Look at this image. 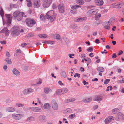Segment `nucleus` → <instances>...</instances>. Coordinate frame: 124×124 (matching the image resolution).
<instances>
[{"instance_id":"62","label":"nucleus","mask_w":124,"mask_h":124,"mask_svg":"<svg viewBox=\"0 0 124 124\" xmlns=\"http://www.w3.org/2000/svg\"><path fill=\"white\" fill-rule=\"evenodd\" d=\"M37 102L40 104H41V101H40L39 98H37Z\"/></svg>"},{"instance_id":"63","label":"nucleus","mask_w":124,"mask_h":124,"mask_svg":"<svg viewBox=\"0 0 124 124\" xmlns=\"http://www.w3.org/2000/svg\"><path fill=\"white\" fill-rule=\"evenodd\" d=\"M98 107V105H96L94 106L93 107V109L94 110H95L97 109Z\"/></svg>"},{"instance_id":"57","label":"nucleus","mask_w":124,"mask_h":124,"mask_svg":"<svg viewBox=\"0 0 124 124\" xmlns=\"http://www.w3.org/2000/svg\"><path fill=\"white\" fill-rule=\"evenodd\" d=\"M123 53V52L122 50L119 51V53L118 54V55H119L122 54Z\"/></svg>"},{"instance_id":"10","label":"nucleus","mask_w":124,"mask_h":124,"mask_svg":"<svg viewBox=\"0 0 124 124\" xmlns=\"http://www.w3.org/2000/svg\"><path fill=\"white\" fill-rule=\"evenodd\" d=\"M23 116V115L21 114H17L15 113L12 115L14 119L16 120L20 119Z\"/></svg>"},{"instance_id":"8","label":"nucleus","mask_w":124,"mask_h":124,"mask_svg":"<svg viewBox=\"0 0 124 124\" xmlns=\"http://www.w3.org/2000/svg\"><path fill=\"white\" fill-rule=\"evenodd\" d=\"M39 121L41 123H44L46 121V118L45 116L41 115H39L38 117Z\"/></svg>"},{"instance_id":"31","label":"nucleus","mask_w":124,"mask_h":124,"mask_svg":"<svg viewBox=\"0 0 124 124\" xmlns=\"http://www.w3.org/2000/svg\"><path fill=\"white\" fill-rule=\"evenodd\" d=\"M34 120V118L32 116H30L27 119L26 121L27 122H30Z\"/></svg>"},{"instance_id":"29","label":"nucleus","mask_w":124,"mask_h":124,"mask_svg":"<svg viewBox=\"0 0 124 124\" xmlns=\"http://www.w3.org/2000/svg\"><path fill=\"white\" fill-rule=\"evenodd\" d=\"M20 12L18 10L15 11L13 14V16L14 17L16 18L19 15V14Z\"/></svg>"},{"instance_id":"49","label":"nucleus","mask_w":124,"mask_h":124,"mask_svg":"<svg viewBox=\"0 0 124 124\" xmlns=\"http://www.w3.org/2000/svg\"><path fill=\"white\" fill-rule=\"evenodd\" d=\"M110 81V80L109 79H106L105 80L104 84H107Z\"/></svg>"},{"instance_id":"34","label":"nucleus","mask_w":124,"mask_h":124,"mask_svg":"<svg viewBox=\"0 0 124 124\" xmlns=\"http://www.w3.org/2000/svg\"><path fill=\"white\" fill-rule=\"evenodd\" d=\"M71 111V109L70 108H67L63 111V112L66 113H69Z\"/></svg>"},{"instance_id":"23","label":"nucleus","mask_w":124,"mask_h":124,"mask_svg":"<svg viewBox=\"0 0 124 124\" xmlns=\"http://www.w3.org/2000/svg\"><path fill=\"white\" fill-rule=\"evenodd\" d=\"M12 72L16 76H19L20 75V72L16 68H14L13 69Z\"/></svg>"},{"instance_id":"24","label":"nucleus","mask_w":124,"mask_h":124,"mask_svg":"<svg viewBox=\"0 0 124 124\" xmlns=\"http://www.w3.org/2000/svg\"><path fill=\"white\" fill-rule=\"evenodd\" d=\"M102 96H96L93 99V100L94 101H99L102 100Z\"/></svg>"},{"instance_id":"46","label":"nucleus","mask_w":124,"mask_h":124,"mask_svg":"<svg viewBox=\"0 0 124 124\" xmlns=\"http://www.w3.org/2000/svg\"><path fill=\"white\" fill-rule=\"evenodd\" d=\"M93 50V48L92 47H89L87 50V51L88 52H92Z\"/></svg>"},{"instance_id":"64","label":"nucleus","mask_w":124,"mask_h":124,"mask_svg":"<svg viewBox=\"0 0 124 124\" xmlns=\"http://www.w3.org/2000/svg\"><path fill=\"white\" fill-rule=\"evenodd\" d=\"M93 54L92 53H91L90 54H89V56L92 57L94 56Z\"/></svg>"},{"instance_id":"56","label":"nucleus","mask_w":124,"mask_h":124,"mask_svg":"<svg viewBox=\"0 0 124 124\" xmlns=\"http://www.w3.org/2000/svg\"><path fill=\"white\" fill-rule=\"evenodd\" d=\"M83 83L84 85H87L88 84V83L86 82L85 80H84L83 81Z\"/></svg>"},{"instance_id":"59","label":"nucleus","mask_w":124,"mask_h":124,"mask_svg":"<svg viewBox=\"0 0 124 124\" xmlns=\"http://www.w3.org/2000/svg\"><path fill=\"white\" fill-rule=\"evenodd\" d=\"M64 102L66 103H68L70 102L69 99L65 100L64 101Z\"/></svg>"},{"instance_id":"13","label":"nucleus","mask_w":124,"mask_h":124,"mask_svg":"<svg viewBox=\"0 0 124 124\" xmlns=\"http://www.w3.org/2000/svg\"><path fill=\"white\" fill-rule=\"evenodd\" d=\"M34 8H39L40 5V0H34Z\"/></svg>"},{"instance_id":"30","label":"nucleus","mask_w":124,"mask_h":124,"mask_svg":"<svg viewBox=\"0 0 124 124\" xmlns=\"http://www.w3.org/2000/svg\"><path fill=\"white\" fill-rule=\"evenodd\" d=\"M97 70L98 72H103L104 71V69L102 67H99L97 68Z\"/></svg>"},{"instance_id":"20","label":"nucleus","mask_w":124,"mask_h":124,"mask_svg":"<svg viewBox=\"0 0 124 124\" xmlns=\"http://www.w3.org/2000/svg\"><path fill=\"white\" fill-rule=\"evenodd\" d=\"M87 19V18L86 17H80L76 18L75 20V21L77 22H82L83 21L86 20Z\"/></svg>"},{"instance_id":"26","label":"nucleus","mask_w":124,"mask_h":124,"mask_svg":"<svg viewBox=\"0 0 124 124\" xmlns=\"http://www.w3.org/2000/svg\"><path fill=\"white\" fill-rule=\"evenodd\" d=\"M6 110L8 112H14L15 111V109L14 108L10 107L7 108Z\"/></svg>"},{"instance_id":"47","label":"nucleus","mask_w":124,"mask_h":124,"mask_svg":"<svg viewBox=\"0 0 124 124\" xmlns=\"http://www.w3.org/2000/svg\"><path fill=\"white\" fill-rule=\"evenodd\" d=\"M80 74L77 73H76L74 75V77L75 78H76L77 77L78 78H79L80 77Z\"/></svg>"},{"instance_id":"1","label":"nucleus","mask_w":124,"mask_h":124,"mask_svg":"<svg viewBox=\"0 0 124 124\" xmlns=\"http://www.w3.org/2000/svg\"><path fill=\"white\" fill-rule=\"evenodd\" d=\"M26 25L30 27H32L33 25L36 23V22L33 19L30 18H27L25 20Z\"/></svg>"},{"instance_id":"39","label":"nucleus","mask_w":124,"mask_h":124,"mask_svg":"<svg viewBox=\"0 0 124 124\" xmlns=\"http://www.w3.org/2000/svg\"><path fill=\"white\" fill-rule=\"evenodd\" d=\"M101 16V14H97L95 16V19L97 20H98Z\"/></svg>"},{"instance_id":"15","label":"nucleus","mask_w":124,"mask_h":124,"mask_svg":"<svg viewBox=\"0 0 124 124\" xmlns=\"http://www.w3.org/2000/svg\"><path fill=\"white\" fill-rule=\"evenodd\" d=\"M55 13L52 10H51L47 12L45 16V17L47 19H49L50 17L51 16L53 15Z\"/></svg>"},{"instance_id":"58","label":"nucleus","mask_w":124,"mask_h":124,"mask_svg":"<svg viewBox=\"0 0 124 124\" xmlns=\"http://www.w3.org/2000/svg\"><path fill=\"white\" fill-rule=\"evenodd\" d=\"M27 45V44L26 43H22L21 44V46L22 47H23Z\"/></svg>"},{"instance_id":"42","label":"nucleus","mask_w":124,"mask_h":124,"mask_svg":"<svg viewBox=\"0 0 124 124\" xmlns=\"http://www.w3.org/2000/svg\"><path fill=\"white\" fill-rule=\"evenodd\" d=\"M81 6L78 5H76L72 6L71 7V8L73 10H75L78 7H80Z\"/></svg>"},{"instance_id":"16","label":"nucleus","mask_w":124,"mask_h":124,"mask_svg":"<svg viewBox=\"0 0 124 124\" xmlns=\"http://www.w3.org/2000/svg\"><path fill=\"white\" fill-rule=\"evenodd\" d=\"M24 13L23 12H20L19 15L16 17V18L17 20L19 21L22 20L23 17Z\"/></svg>"},{"instance_id":"5","label":"nucleus","mask_w":124,"mask_h":124,"mask_svg":"<svg viewBox=\"0 0 124 124\" xmlns=\"http://www.w3.org/2000/svg\"><path fill=\"white\" fill-rule=\"evenodd\" d=\"M16 29H15L12 32L11 34L13 37H15L18 36L20 33V31L19 30Z\"/></svg>"},{"instance_id":"28","label":"nucleus","mask_w":124,"mask_h":124,"mask_svg":"<svg viewBox=\"0 0 124 124\" xmlns=\"http://www.w3.org/2000/svg\"><path fill=\"white\" fill-rule=\"evenodd\" d=\"M56 94L57 95H59L62 94L61 89H58L56 91Z\"/></svg>"},{"instance_id":"22","label":"nucleus","mask_w":124,"mask_h":124,"mask_svg":"<svg viewBox=\"0 0 124 124\" xmlns=\"http://www.w3.org/2000/svg\"><path fill=\"white\" fill-rule=\"evenodd\" d=\"M44 92L46 94H48L50 92H52V91L50 88H49L46 87L44 89Z\"/></svg>"},{"instance_id":"41","label":"nucleus","mask_w":124,"mask_h":124,"mask_svg":"<svg viewBox=\"0 0 124 124\" xmlns=\"http://www.w3.org/2000/svg\"><path fill=\"white\" fill-rule=\"evenodd\" d=\"M39 37L41 38H45L47 37V35L46 34H41L39 35Z\"/></svg>"},{"instance_id":"7","label":"nucleus","mask_w":124,"mask_h":124,"mask_svg":"<svg viewBox=\"0 0 124 124\" xmlns=\"http://www.w3.org/2000/svg\"><path fill=\"white\" fill-rule=\"evenodd\" d=\"M34 90L32 88H26L23 91V93L24 95L30 94L34 92Z\"/></svg>"},{"instance_id":"51","label":"nucleus","mask_w":124,"mask_h":124,"mask_svg":"<svg viewBox=\"0 0 124 124\" xmlns=\"http://www.w3.org/2000/svg\"><path fill=\"white\" fill-rule=\"evenodd\" d=\"M71 13L72 14H75L77 13V11L76 10H72L71 11Z\"/></svg>"},{"instance_id":"38","label":"nucleus","mask_w":124,"mask_h":124,"mask_svg":"<svg viewBox=\"0 0 124 124\" xmlns=\"http://www.w3.org/2000/svg\"><path fill=\"white\" fill-rule=\"evenodd\" d=\"M119 109L117 108H115L113 109L112 110V112L114 114H115L118 111Z\"/></svg>"},{"instance_id":"33","label":"nucleus","mask_w":124,"mask_h":124,"mask_svg":"<svg viewBox=\"0 0 124 124\" xmlns=\"http://www.w3.org/2000/svg\"><path fill=\"white\" fill-rule=\"evenodd\" d=\"M76 2L78 4L81 5L83 4L84 3V1L83 0H77Z\"/></svg>"},{"instance_id":"27","label":"nucleus","mask_w":124,"mask_h":124,"mask_svg":"<svg viewBox=\"0 0 124 124\" xmlns=\"http://www.w3.org/2000/svg\"><path fill=\"white\" fill-rule=\"evenodd\" d=\"M0 15L1 16L2 18L3 24H4V20L3 19V17L4 16V12L3 9L1 8H0Z\"/></svg>"},{"instance_id":"18","label":"nucleus","mask_w":124,"mask_h":124,"mask_svg":"<svg viewBox=\"0 0 124 124\" xmlns=\"http://www.w3.org/2000/svg\"><path fill=\"white\" fill-rule=\"evenodd\" d=\"M91 97H86L83 100V101L85 103H88L91 102L92 101Z\"/></svg>"},{"instance_id":"48","label":"nucleus","mask_w":124,"mask_h":124,"mask_svg":"<svg viewBox=\"0 0 124 124\" xmlns=\"http://www.w3.org/2000/svg\"><path fill=\"white\" fill-rule=\"evenodd\" d=\"M27 5L29 7H31L32 6V3L31 2H28L27 4Z\"/></svg>"},{"instance_id":"4","label":"nucleus","mask_w":124,"mask_h":124,"mask_svg":"<svg viewBox=\"0 0 124 124\" xmlns=\"http://www.w3.org/2000/svg\"><path fill=\"white\" fill-rule=\"evenodd\" d=\"M52 2V0H45L43 2V6L44 8L49 6Z\"/></svg>"},{"instance_id":"19","label":"nucleus","mask_w":124,"mask_h":124,"mask_svg":"<svg viewBox=\"0 0 124 124\" xmlns=\"http://www.w3.org/2000/svg\"><path fill=\"white\" fill-rule=\"evenodd\" d=\"M1 33H5L6 36L8 35L9 34V31L7 28H4L0 31Z\"/></svg>"},{"instance_id":"11","label":"nucleus","mask_w":124,"mask_h":124,"mask_svg":"<svg viewBox=\"0 0 124 124\" xmlns=\"http://www.w3.org/2000/svg\"><path fill=\"white\" fill-rule=\"evenodd\" d=\"M114 117L113 116H109L105 120V123L106 124H108L110 123L112 120H114Z\"/></svg>"},{"instance_id":"32","label":"nucleus","mask_w":124,"mask_h":124,"mask_svg":"<svg viewBox=\"0 0 124 124\" xmlns=\"http://www.w3.org/2000/svg\"><path fill=\"white\" fill-rule=\"evenodd\" d=\"M115 22V19L114 17H112L110 18L109 21L108 22L110 24L113 23Z\"/></svg>"},{"instance_id":"55","label":"nucleus","mask_w":124,"mask_h":124,"mask_svg":"<svg viewBox=\"0 0 124 124\" xmlns=\"http://www.w3.org/2000/svg\"><path fill=\"white\" fill-rule=\"evenodd\" d=\"M70 101V102H73L75 101V98H71L69 99Z\"/></svg>"},{"instance_id":"3","label":"nucleus","mask_w":124,"mask_h":124,"mask_svg":"<svg viewBox=\"0 0 124 124\" xmlns=\"http://www.w3.org/2000/svg\"><path fill=\"white\" fill-rule=\"evenodd\" d=\"M124 116L123 114L121 112H119L116 115L115 118V120L117 121H119L123 119Z\"/></svg>"},{"instance_id":"36","label":"nucleus","mask_w":124,"mask_h":124,"mask_svg":"<svg viewBox=\"0 0 124 124\" xmlns=\"http://www.w3.org/2000/svg\"><path fill=\"white\" fill-rule=\"evenodd\" d=\"M62 94L67 93L68 91V89L66 88L61 89Z\"/></svg>"},{"instance_id":"14","label":"nucleus","mask_w":124,"mask_h":124,"mask_svg":"<svg viewBox=\"0 0 124 124\" xmlns=\"http://www.w3.org/2000/svg\"><path fill=\"white\" fill-rule=\"evenodd\" d=\"M58 9L60 13H63L64 11L63 4L62 3L59 4L58 6Z\"/></svg>"},{"instance_id":"60","label":"nucleus","mask_w":124,"mask_h":124,"mask_svg":"<svg viewBox=\"0 0 124 124\" xmlns=\"http://www.w3.org/2000/svg\"><path fill=\"white\" fill-rule=\"evenodd\" d=\"M95 42L97 44H99L100 43L99 40L98 39H95Z\"/></svg>"},{"instance_id":"17","label":"nucleus","mask_w":124,"mask_h":124,"mask_svg":"<svg viewBox=\"0 0 124 124\" xmlns=\"http://www.w3.org/2000/svg\"><path fill=\"white\" fill-rule=\"evenodd\" d=\"M110 24L108 22H105L103 23V25L105 28L107 29H109L110 28Z\"/></svg>"},{"instance_id":"43","label":"nucleus","mask_w":124,"mask_h":124,"mask_svg":"<svg viewBox=\"0 0 124 124\" xmlns=\"http://www.w3.org/2000/svg\"><path fill=\"white\" fill-rule=\"evenodd\" d=\"M54 37L55 38L57 39H60V37L59 34H55L54 35Z\"/></svg>"},{"instance_id":"25","label":"nucleus","mask_w":124,"mask_h":124,"mask_svg":"<svg viewBox=\"0 0 124 124\" xmlns=\"http://www.w3.org/2000/svg\"><path fill=\"white\" fill-rule=\"evenodd\" d=\"M56 14L55 13H54L53 15L51 16L50 18L49 19H50L51 22L53 21L56 18Z\"/></svg>"},{"instance_id":"44","label":"nucleus","mask_w":124,"mask_h":124,"mask_svg":"<svg viewBox=\"0 0 124 124\" xmlns=\"http://www.w3.org/2000/svg\"><path fill=\"white\" fill-rule=\"evenodd\" d=\"M5 61L7 62L9 64H11L12 63L11 60V59H6Z\"/></svg>"},{"instance_id":"37","label":"nucleus","mask_w":124,"mask_h":124,"mask_svg":"<svg viewBox=\"0 0 124 124\" xmlns=\"http://www.w3.org/2000/svg\"><path fill=\"white\" fill-rule=\"evenodd\" d=\"M61 75L63 78H66L67 77V75L66 72L64 71H62Z\"/></svg>"},{"instance_id":"50","label":"nucleus","mask_w":124,"mask_h":124,"mask_svg":"<svg viewBox=\"0 0 124 124\" xmlns=\"http://www.w3.org/2000/svg\"><path fill=\"white\" fill-rule=\"evenodd\" d=\"M54 41H48L47 44H50L51 45H52L54 44Z\"/></svg>"},{"instance_id":"12","label":"nucleus","mask_w":124,"mask_h":124,"mask_svg":"<svg viewBox=\"0 0 124 124\" xmlns=\"http://www.w3.org/2000/svg\"><path fill=\"white\" fill-rule=\"evenodd\" d=\"M51 105L53 108L55 110H57L58 109V107L57 103L54 101L52 102Z\"/></svg>"},{"instance_id":"54","label":"nucleus","mask_w":124,"mask_h":124,"mask_svg":"<svg viewBox=\"0 0 124 124\" xmlns=\"http://www.w3.org/2000/svg\"><path fill=\"white\" fill-rule=\"evenodd\" d=\"M42 80L41 79H39V82L37 83V84H40L42 83Z\"/></svg>"},{"instance_id":"21","label":"nucleus","mask_w":124,"mask_h":124,"mask_svg":"<svg viewBox=\"0 0 124 124\" xmlns=\"http://www.w3.org/2000/svg\"><path fill=\"white\" fill-rule=\"evenodd\" d=\"M95 2L96 5L99 6H101L103 3L102 0H95Z\"/></svg>"},{"instance_id":"35","label":"nucleus","mask_w":124,"mask_h":124,"mask_svg":"<svg viewBox=\"0 0 124 124\" xmlns=\"http://www.w3.org/2000/svg\"><path fill=\"white\" fill-rule=\"evenodd\" d=\"M50 106L49 104L48 103H46L44 104L43 107L44 109H47L49 108Z\"/></svg>"},{"instance_id":"52","label":"nucleus","mask_w":124,"mask_h":124,"mask_svg":"<svg viewBox=\"0 0 124 124\" xmlns=\"http://www.w3.org/2000/svg\"><path fill=\"white\" fill-rule=\"evenodd\" d=\"M74 116H75V115L74 114L70 115L69 116V117L70 118H72Z\"/></svg>"},{"instance_id":"53","label":"nucleus","mask_w":124,"mask_h":124,"mask_svg":"<svg viewBox=\"0 0 124 124\" xmlns=\"http://www.w3.org/2000/svg\"><path fill=\"white\" fill-rule=\"evenodd\" d=\"M117 56L116 54L115 53H114L112 56V58H115Z\"/></svg>"},{"instance_id":"2","label":"nucleus","mask_w":124,"mask_h":124,"mask_svg":"<svg viewBox=\"0 0 124 124\" xmlns=\"http://www.w3.org/2000/svg\"><path fill=\"white\" fill-rule=\"evenodd\" d=\"M98 10L97 9H93L89 10L87 14L89 16L93 15H96L98 12Z\"/></svg>"},{"instance_id":"61","label":"nucleus","mask_w":124,"mask_h":124,"mask_svg":"<svg viewBox=\"0 0 124 124\" xmlns=\"http://www.w3.org/2000/svg\"><path fill=\"white\" fill-rule=\"evenodd\" d=\"M97 34V31H95L93 32V36H96Z\"/></svg>"},{"instance_id":"9","label":"nucleus","mask_w":124,"mask_h":124,"mask_svg":"<svg viewBox=\"0 0 124 124\" xmlns=\"http://www.w3.org/2000/svg\"><path fill=\"white\" fill-rule=\"evenodd\" d=\"M5 16L8 19L7 24L9 25L11 23L12 19V16L10 14H6Z\"/></svg>"},{"instance_id":"6","label":"nucleus","mask_w":124,"mask_h":124,"mask_svg":"<svg viewBox=\"0 0 124 124\" xmlns=\"http://www.w3.org/2000/svg\"><path fill=\"white\" fill-rule=\"evenodd\" d=\"M30 110L34 112H40L41 111V108L38 107H30Z\"/></svg>"},{"instance_id":"45","label":"nucleus","mask_w":124,"mask_h":124,"mask_svg":"<svg viewBox=\"0 0 124 124\" xmlns=\"http://www.w3.org/2000/svg\"><path fill=\"white\" fill-rule=\"evenodd\" d=\"M40 19L42 21L44 20H45V17L43 14H41L40 16Z\"/></svg>"},{"instance_id":"40","label":"nucleus","mask_w":124,"mask_h":124,"mask_svg":"<svg viewBox=\"0 0 124 124\" xmlns=\"http://www.w3.org/2000/svg\"><path fill=\"white\" fill-rule=\"evenodd\" d=\"M24 104L19 103H16V106L18 107H23L24 106Z\"/></svg>"}]
</instances>
